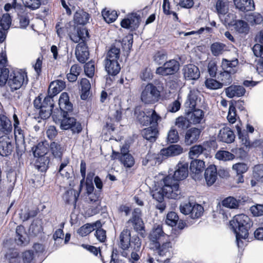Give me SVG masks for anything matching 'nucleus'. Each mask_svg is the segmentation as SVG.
Returning <instances> with one entry per match:
<instances>
[{
  "instance_id": "obj_41",
  "label": "nucleus",
  "mask_w": 263,
  "mask_h": 263,
  "mask_svg": "<svg viewBox=\"0 0 263 263\" xmlns=\"http://www.w3.org/2000/svg\"><path fill=\"white\" fill-rule=\"evenodd\" d=\"M175 125L179 131H184L190 126V123L188 118L180 116L176 119Z\"/></svg>"
},
{
  "instance_id": "obj_13",
  "label": "nucleus",
  "mask_w": 263,
  "mask_h": 263,
  "mask_svg": "<svg viewBox=\"0 0 263 263\" xmlns=\"http://www.w3.org/2000/svg\"><path fill=\"white\" fill-rule=\"evenodd\" d=\"M205 163L202 160L194 159L190 163V169L191 176L195 180H200L202 178V173L204 169Z\"/></svg>"
},
{
  "instance_id": "obj_23",
  "label": "nucleus",
  "mask_w": 263,
  "mask_h": 263,
  "mask_svg": "<svg viewBox=\"0 0 263 263\" xmlns=\"http://www.w3.org/2000/svg\"><path fill=\"white\" fill-rule=\"evenodd\" d=\"M235 138L234 132L228 127L221 128L217 136L218 140L227 143H231L234 141Z\"/></svg>"
},
{
  "instance_id": "obj_39",
  "label": "nucleus",
  "mask_w": 263,
  "mask_h": 263,
  "mask_svg": "<svg viewBox=\"0 0 263 263\" xmlns=\"http://www.w3.org/2000/svg\"><path fill=\"white\" fill-rule=\"evenodd\" d=\"M238 61L235 59L232 61L224 60L222 61V67L223 70L229 71V72L235 73L237 71Z\"/></svg>"
},
{
  "instance_id": "obj_43",
  "label": "nucleus",
  "mask_w": 263,
  "mask_h": 263,
  "mask_svg": "<svg viewBox=\"0 0 263 263\" xmlns=\"http://www.w3.org/2000/svg\"><path fill=\"white\" fill-rule=\"evenodd\" d=\"M232 73L229 72V71L223 70V71L221 72L218 75L217 78L219 81H221L220 83L222 86L223 85L227 86L230 84L232 82V78L231 74Z\"/></svg>"
},
{
  "instance_id": "obj_45",
  "label": "nucleus",
  "mask_w": 263,
  "mask_h": 263,
  "mask_svg": "<svg viewBox=\"0 0 263 263\" xmlns=\"http://www.w3.org/2000/svg\"><path fill=\"white\" fill-rule=\"evenodd\" d=\"M246 20L252 25L260 24L263 21L262 16L257 12L251 13L247 15Z\"/></svg>"
},
{
  "instance_id": "obj_3",
  "label": "nucleus",
  "mask_w": 263,
  "mask_h": 263,
  "mask_svg": "<svg viewBox=\"0 0 263 263\" xmlns=\"http://www.w3.org/2000/svg\"><path fill=\"white\" fill-rule=\"evenodd\" d=\"M52 119L56 124H60V128L63 130L70 129L73 134H79L82 130L81 124L73 117H69L68 112H61L57 114L54 111Z\"/></svg>"
},
{
  "instance_id": "obj_50",
  "label": "nucleus",
  "mask_w": 263,
  "mask_h": 263,
  "mask_svg": "<svg viewBox=\"0 0 263 263\" xmlns=\"http://www.w3.org/2000/svg\"><path fill=\"white\" fill-rule=\"evenodd\" d=\"M102 15L105 22L107 23L114 22L118 17L117 13L116 11H110L109 10H103L102 12Z\"/></svg>"
},
{
  "instance_id": "obj_55",
  "label": "nucleus",
  "mask_w": 263,
  "mask_h": 263,
  "mask_svg": "<svg viewBox=\"0 0 263 263\" xmlns=\"http://www.w3.org/2000/svg\"><path fill=\"white\" fill-rule=\"evenodd\" d=\"M179 220V217L176 213L174 212H169L166 218V223L171 227H174L176 225Z\"/></svg>"
},
{
  "instance_id": "obj_25",
  "label": "nucleus",
  "mask_w": 263,
  "mask_h": 263,
  "mask_svg": "<svg viewBox=\"0 0 263 263\" xmlns=\"http://www.w3.org/2000/svg\"><path fill=\"white\" fill-rule=\"evenodd\" d=\"M201 129L193 127L188 129L185 135L184 141L186 145H190L196 142L199 139Z\"/></svg>"
},
{
  "instance_id": "obj_47",
  "label": "nucleus",
  "mask_w": 263,
  "mask_h": 263,
  "mask_svg": "<svg viewBox=\"0 0 263 263\" xmlns=\"http://www.w3.org/2000/svg\"><path fill=\"white\" fill-rule=\"evenodd\" d=\"M131 31L136 30L139 26L141 17L136 13H133L129 16Z\"/></svg>"
},
{
  "instance_id": "obj_49",
  "label": "nucleus",
  "mask_w": 263,
  "mask_h": 263,
  "mask_svg": "<svg viewBox=\"0 0 263 263\" xmlns=\"http://www.w3.org/2000/svg\"><path fill=\"white\" fill-rule=\"evenodd\" d=\"M120 160L126 167L130 168L135 164V159L131 154H125L121 156Z\"/></svg>"
},
{
  "instance_id": "obj_48",
  "label": "nucleus",
  "mask_w": 263,
  "mask_h": 263,
  "mask_svg": "<svg viewBox=\"0 0 263 263\" xmlns=\"http://www.w3.org/2000/svg\"><path fill=\"white\" fill-rule=\"evenodd\" d=\"M11 9H14L17 13H20L23 12L25 8L21 4L17 3L16 0H13L12 3H7L4 6L6 11H9Z\"/></svg>"
},
{
  "instance_id": "obj_53",
  "label": "nucleus",
  "mask_w": 263,
  "mask_h": 263,
  "mask_svg": "<svg viewBox=\"0 0 263 263\" xmlns=\"http://www.w3.org/2000/svg\"><path fill=\"white\" fill-rule=\"evenodd\" d=\"M222 204L226 208L236 209L239 206V202L233 197H228L222 201Z\"/></svg>"
},
{
  "instance_id": "obj_17",
  "label": "nucleus",
  "mask_w": 263,
  "mask_h": 263,
  "mask_svg": "<svg viewBox=\"0 0 263 263\" xmlns=\"http://www.w3.org/2000/svg\"><path fill=\"white\" fill-rule=\"evenodd\" d=\"M59 105L60 110L56 109L57 114H60L61 112L71 111L73 109V105L69 101V98L67 92H63L61 94L59 99Z\"/></svg>"
},
{
  "instance_id": "obj_31",
  "label": "nucleus",
  "mask_w": 263,
  "mask_h": 263,
  "mask_svg": "<svg viewBox=\"0 0 263 263\" xmlns=\"http://www.w3.org/2000/svg\"><path fill=\"white\" fill-rule=\"evenodd\" d=\"M246 89L240 85H231L226 89L227 96L230 98L240 97L245 95Z\"/></svg>"
},
{
  "instance_id": "obj_54",
  "label": "nucleus",
  "mask_w": 263,
  "mask_h": 263,
  "mask_svg": "<svg viewBox=\"0 0 263 263\" xmlns=\"http://www.w3.org/2000/svg\"><path fill=\"white\" fill-rule=\"evenodd\" d=\"M253 176L256 180L263 182V164L254 166L253 170Z\"/></svg>"
},
{
  "instance_id": "obj_11",
  "label": "nucleus",
  "mask_w": 263,
  "mask_h": 263,
  "mask_svg": "<svg viewBox=\"0 0 263 263\" xmlns=\"http://www.w3.org/2000/svg\"><path fill=\"white\" fill-rule=\"evenodd\" d=\"M141 210L135 209L132 213V217L127 221L128 223H132L134 230L142 235L144 233V226L141 217Z\"/></svg>"
},
{
  "instance_id": "obj_21",
  "label": "nucleus",
  "mask_w": 263,
  "mask_h": 263,
  "mask_svg": "<svg viewBox=\"0 0 263 263\" xmlns=\"http://www.w3.org/2000/svg\"><path fill=\"white\" fill-rule=\"evenodd\" d=\"M133 43V36L129 34L124 37L122 41H116L109 49H131Z\"/></svg>"
},
{
  "instance_id": "obj_12",
  "label": "nucleus",
  "mask_w": 263,
  "mask_h": 263,
  "mask_svg": "<svg viewBox=\"0 0 263 263\" xmlns=\"http://www.w3.org/2000/svg\"><path fill=\"white\" fill-rule=\"evenodd\" d=\"M148 238L150 241V246L155 243L160 242L169 238L168 235L166 234L161 225L154 226L150 232Z\"/></svg>"
},
{
  "instance_id": "obj_61",
  "label": "nucleus",
  "mask_w": 263,
  "mask_h": 263,
  "mask_svg": "<svg viewBox=\"0 0 263 263\" xmlns=\"http://www.w3.org/2000/svg\"><path fill=\"white\" fill-rule=\"evenodd\" d=\"M232 168L236 172L237 175H241L248 171V166L245 163H237L233 165Z\"/></svg>"
},
{
  "instance_id": "obj_5",
  "label": "nucleus",
  "mask_w": 263,
  "mask_h": 263,
  "mask_svg": "<svg viewBox=\"0 0 263 263\" xmlns=\"http://www.w3.org/2000/svg\"><path fill=\"white\" fill-rule=\"evenodd\" d=\"M230 224L237 236L243 239L248 237L249 230L253 224L250 218L244 214L235 216L233 220L230 222Z\"/></svg>"
},
{
  "instance_id": "obj_35",
  "label": "nucleus",
  "mask_w": 263,
  "mask_h": 263,
  "mask_svg": "<svg viewBox=\"0 0 263 263\" xmlns=\"http://www.w3.org/2000/svg\"><path fill=\"white\" fill-rule=\"evenodd\" d=\"M27 235L25 228L23 226H18L16 229V236L15 240L18 245H25L27 242Z\"/></svg>"
},
{
  "instance_id": "obj_52",
  "label": "nucleus",
  "mask_w": 263,
  "mask_h": 263,
  "mask_svg": "<svg viewBox=\"0 0 263 263\" xmlns=\"http://www.w3.org/2000/svg\"><path fill=\"white\" fill-rule=\"evenodd\" d=\"M191 211L192 212L190 214L191 218L192 219L198 218L202 214L203 208L201 205L193 203Z\"/></svg>"
},
{
  "instance_id": "obj_44",
  "label": "nucleus",
  "mask_w": 263,
  "mask_h": 263,
  "mask_svg": "<svg viewBox=\"0 0 263 263\" xmlns=\"http://www.w3.org/2000/svg\"><path fill=\"white\" fill-rule=\"evenodd\" d=\"M233 25L235 30L239 33H247L249 31V27L248 23L243 20H236Z\"/></svg>"
},
{
  "instance_id": "obj_1",
  "label": "nucleus",
  "mask_w": 263,
  "mask_h": 263,
  "mask_svg": "<svg viewBox=\"0 0 263 263\" xmlns=\"http://www.w3.org/2000/svg\"><path fill=\"white\" fill-rule=\"evenodd\" d=\"M27 72L23 69L13 70L9 74L8 68L0 70V86L7 87L12 92L20 89H25L28 83Z\"/></svg>"
},
{
  "instance_id": "obj_9",
  "label": "nucleus",
  "mask_w": 263,
  "mask_h": 263,
  "mask_svg": "<svg viewBox=\"0 0 263 263\" xmlns=\"http://www.w3.org/2000/svg\"><path fill=\"white\" fill-rule=\"evenodd\" d=\"M179 69V63L175 60H170L163 65L157 68L156 70L157 74L166 76L175 74Z\"/></svg>"
},
{
  "instance_id": "obj_64",
  "label": "nucleus",
  "mask_w": 263,
  "mask_h": 263,
  "mask_svg": "<svg viewBox=\"0 0 263 263\" xmlns=\"http://www.w3.org/2000/svg\"><path fill=\"white\" fill-rule=\"evenodd\" d=\"M167 141L170 143L177 142L179 140V135L177 130L172 128L167 134Z\"/></svg>"
},
{
  "instance_id": "obj_51",
  "label": "nucleus",
  "mask_w": 263,
  "mask_h": 263,
  "mask_svg": "<svg viewBox=\"0 0 263 263\" xmlns=\"http://www.w3.org/2000/svg\"><path fill=\"white\" fill-rule=\"evenodd\" d=\"M216 9L219 16L220 15L227 13L228 12L227 3L222 0H217L216 4Z\"/></svg>"
},
{
  "instance_id": "obj_26",
  "label": "nucleus",
  "mask_w": 263,
  "mask_h": 263,
  "mask_svg": "<svg viewBox=\"0 0 263 263\" xmlns=\"http://www.w3.org/2000/svg\"><path fill=\"white\" fill-rule=\"evenodd\" d=\"M74 29H76V32L72 33L69 34L71 40L75 42L78 43L81 41L86 40V39L89 38V33L88 30L82 27H74Z\"/></svg>"
},
{
  "instance_id": "obj_46",
  "label": "nucleus",
  "mask_w": 263,
  "mask_h": 263,
  "mask_svg": "<svg viewBox=\"0 0 263 263\" xmlns=\"http://www.w3.org/2000/svg\"><path fill=\"white\" fill-rule=\"evenodd\" d=\"M215 158L219 160L227 161L233 160L235 155L228 151H219L216 153Z\"/></svg>"
},
{
  "instance_id": "obj_20",
  "label": "nucleus",
  "mask_w": 263,
  "mask_h": 263,
  "mask_svg": "<svg viewBox=\"0 0 263 263\" xmlns=\"http://www.w3.org/2000/svg\"><path fill=\"white\" fill-rule=\"evenodd\" d=\"M183 152L182 147L178 144H174L169 146L167 148L162 149L159 155L163 158H167L168 157H173L179 155Z\"/></svg>"
},
{
  "instance_id": "obj_60",
  "label": "nucleus",
  "mask_w": 263,
  "mask_h": 263,
  "mask_svg": "<svg viewBox=\"0 0 263 263\" xmlns=\"http://www.w3.org/2000/svg\"><path fill=\"white\" fill-rule=\"evenodd\" d=\"M24 7L28 8L31 10L38 9L41 5V0H22Z\"/></svg>"
},
{
  "instance_id": "obj_37",
  "label": "nucleus",
  "mask_w": 263,
  "mask_h": 263,
  "mask_svg": "<svg viewBox=\"0 0 263 263\" xmlns=\"http://www.w3.org/2000/svg\"><path fill=\"white\" fill-rule=\"evenodd\" d=\"M48 144L45 142L39 143L34 148H32L33 155L35 157L48 156Z\"/></svg>"
},
{
  "instance_id": "obj_19",
  "label": "nucleus",
  "mask_w": 263,
  "mask_h": 263,
  "mask_svg": "<svg viewBox=\"0 0 263 263\" xmlns=\"http://www.w3.org/2000/svg\"><path fill=\"white\" fill-rule=\"evenodd\" d=\"M200 93L198 90L196 89H191L184 103L185 107L189 108L191 110L195 109L198 102L200 101Z\"/></svg>"
},
{
  "instance_id": "obj_34",
  "label": "nucleus",
  "mask_w": 263,
  "mask_h": 263,
  "mask_svg": "<svg viewBox=\"0 0 263 263\" xmlns=\"http://www.w3.org/2000/svg\"><path fill=\"white\" fill-rule=\"evenodd\" d=\"M89 17L88 13L83 10L79 9L74 13L73 21L75 24L84 26L88 23Z\"/></svg>"
},
{
  "instance_id": "obj_14",
  "label": "nucleus",
  "mask_w": 263,
  "mask_h": 263,
  "mask_svg": "<svg viewBox=\"0 0 263 263\" xmlns=\"http://www.w3.org/2000/svg\"><path fill=\"white\" fill-rule=\"evenodd\" d=\"M151 248L154 251L155 253L157 254L160 256H165L172 248V243L169 238L162 242L155 243L151 246Z\"/></svg>"
},
{
  "instance_id": "obj_24",
  "label": "nucleus",
  "mask_w": 263,
  "mask_h": 263,
  "mask_svg": "<svg viewBox=\"0 0 263 263\" xmlns=\"http://www.w3.org/2000/svg\"><path fill=\"white\" fill-rule=\"evenodd\" d=\"M11 23V19L9 14H4L2 17L0 16V43L5 40Z\"/></svg>"
},
{
  "instance_id": "obj_22",
  "label": "nucleus",
  "mask_w": 263,
  "mask_h": 263,
  "mask_svg": "<svg viewBox=\"0 0 263 263\" xmlns=\"http://www.w3.org/2000/svg\"><path fill=\"white\" fill-rule=\"evenodd\" d=\"M13 149V145L11 140L8 137L0 138V155L7 157L11 155Z\"/></svg>"
},
{
  "instance_id": "obj_58",
  "label": "nucleus",
  "mask_w": 263,
  "mask_h": 263,
  "mask_svg": "<svg viewBox=\"0 0 263 263\" xmlns=\"http://www.w3.org/2000/svg\"><path fill=\"white\" fill-rule=\"evenodd\" d=\"M219 17L224 25H233L235 21L234 20V15L232 13H228V12L224 14L220 15Z\"/></svg>"
},
{
  "instance_id": "obj_32",
  "label": "nucleus",
  "mask_w": 263,
  "mask_h": 263,
  "mask_svg": "<svg viewBox=\"0 0 263 263\" xmlns=\"http://www.w3.org/2000/svg\"><path fill=\"white\" fill-rule=\"evenodd\" d=\"M12 130V123L5 115H0V133L4 135L9 134Z\"/></svg>"
},
{
  "instance_id": "obj_30",
  "label": "nucleus",
  "mask_w": 263,
  "mask_h": 263,
  "mask_svg": "<svg viewBox=\"0 0 263 263\" xmlns=\"http://www.w3.org/2000/svg\"><path fill=\"white\" fill-rule=\"evenodd\" d=\"M187 118L190 124H197L201 123L204 117V112L199 109L189 110L187 113Z\"/></svg>"
},
{
  "instance_id": "obj_63",
  "label": "nucleus",
  "mask_w": 263,
  "mask_h": 263,
  "mask_svg": "<svg viewBox=\"0 0 263 263\" xmlns=\"http://www.w3.org/2000/svg\"><path fill=\"white\" fill-rule=\"evenodd\" d=\"M227 119L228 121L232 124L234 123L236 121V110L235 106L233 104L230 105L229 106Z\"/></svg>"
},
{
  "instance_id": "obj_27",
  "label": "nucleus",
  "mask_w": 263,
  "mask_h": 263,
  "mask_svg": "<svg viewBox=\"0 0 263 263\" xmlns=\"http://www.w3.org/2000/svg\"><path fill=\"white\" fill-rule=\"evenodd\" d=\"M233 2L236 8L240 11L245 12L255 9L253 0H233Z\"/></svg>"
},
{
  "instance_id": "obj_2",
  "label": "nucleus",
  "mask_w": 263,
  "mask_h": 263,
  "mask_svg": "<svg viewBox=\"0 0 263 263\" xmlns=\"http://www.w3.org/2000/svg\"><path fill=\"white\" fill-rule=\"evenodd\" d=\"M163 182L164 185L161 189L152 192V195L154 199L157 201H163L164 196L168 198L174 199H178L181 198L179 185L170 175L164 177Z\"/></svg>"
},
{
  "instance_id": "obj_38",
  "label": "nucleus",
  "mask_w": 263,
  "mask_h": 263,
  "mask_svg": "<svg viewBox=\"0 0 263 263\" xmlns=\"http://www.w3.org/2000/svg\"><path fill=\"white\" fill-rule=\"evenodd\" d=\"M5 258L9 263H20L21 260L18 252L14 249H9L5 255Z\"/></svg>"
},
{
  "instance_id": "obj_18",
  "label": "nucleus",
  "mask_w": 263,
  "mask_h": 263,
  "mask_svg": "<svg viewBox=\"0 0 263 263\" xmlns=\"http://www.w3.org/2000/svg\"><path fill=\"white\" fill-rule=\"evenodd\" d=\"M183 76L186 80H196L200 77V71L197 66L193 64L185 65L182 69Z\"/></svg>"
},
{
  "instance_id": "obj_29",
  "label": "nucleus",
  "mask_w": 263,
  "mask_h": 263,
  "mask_svg": "<svg viewBox=\"0 0 263 263\" xmlns=\"http://www.w3.org/2000/svg\"><path fill=\"white\" fill-rule=\"evenodd\" d=\"M204 178L208 186H211L214 183L217 179V171L214 165H210L205 170Z\"/></svg>"
},
{
  "instance_id": "obj_15",
  "label": "nucleus",
  "mask_w": 263,
  "mask_h": 263,
  "mask_svg": "<svg viewBox=\"0 0 263 263\" xmlns=\"http://www.w3.org/2000/svg\"><path fill=\"white\" fill-rule=\"evenodd\" d=\"M189 175V165L186 162H179L176 167L173 177H171L178 184V181L185 179Z\"/></svg>"
},
{
  "instance_id": "obj_56",
  "label": "nucleus",
  "mask_w": 263,
  "mask_h": 263,
  "mask_svg": "<svg viewBox=\"0 0 263 263\" xmlns=\"http://www.w3.org/2000/svg\"><path fill=\"white\" fill-rule=\"evenodd\" d=\"M19 18L20 25L21 28H26L29 24V18L28 14L25 13L24 9L23 12L17 13Z\"/></svg>"
},
{
  "instance_id": "obj_57",
  "label": "nucleus",
  "mask_w": 263,
  "mask_h": 263,
  "mask_svg": "<svg viewBox=\"0 0 263 263\" xmlns=\"http://www.w3.org/2000/svg\"><path fill=\"white\" fill-rule=\"evenodd\" d=\"M204 150L205 148L201 145H194L191 148L189 156L192 159H193L194 157H198Z\"/></svg>"
},
{
  "instance_id": "obj_7",
  "label": "nucleus",
  "mask_w": 263,
  "mask_h": 263,
  "mask_svg": "<svg viewBox=\"0 0 263 263\" xmlns=\"http://www.w3.org/2000/svg\"><path fill=\"white\" fill-rule=\"evenodd\" d=\"M160 97V91L152 83H148L142 91L141 100L145 104H154Z\"/></svg>"
},
{
  "instance_id": "obj_33",
  "label": "nucleus",
  "mask_w": 263,
  "mask_h": 263,
  "mask_svg": "<svg viewBox=\"0 0 263 263\" xmlns=\"http://www.w3.org/2000/svg\"><path fill=\"white\" fill-rule=\"evenodd\" d=\"M157 126L152 125L150 127L144 129L142 132L143 138L151 142L155 141L158 133Z\"/></svg>"
},
{
  "instance_id": "obj_62",
  "label": "nucleus",
  "mask_w": 263,
  "mask_h": 263,
  "mask_svg": "<svg viewBox=\"0 0 263 263\" xmlns=\"http://www.w3.org/2000/svg\"><path fill=\"white\" fill-rule=\"evenodd\" d=\"M205 85L208 88L210 89H217L222 87L220 82L213 79H206Z\"/></svg>"
},
{
  "instance_id": "obj_42",
  "label": "nucleus",
  "mask_w": 263,
  "mask_h": 263,
  "mask_svg": "<svg viewBox=\"0 0 263 263\" xmlns=\"http://www.w3.org/2000/svg\"><path fill=\"white\" fill-rule=\"evenodd\" d=\"M80 85L82 91L81 98L82 100H85L89 95V90L91 87L90 83L88 80L86 78H83L81 80Z\"/></svg>"
},
{
  "instance_id": "obj_28",
  "label": "nucleus",
  "mask_w": 263,
  "mask_h": 263,
  "mask_svg": "<svg viewBox=\"0 0 263 263\" xmlns=\"http://www.w3.org/2000/svg\"><path fill=\"white\" fill-rule=\"evenodd\" d=\"M66 87L65 82L62 80H57L50 83L48 95L53 97L62 91Z\"/></svg>"
},
{
  "instance_id": "obj_4",
  "label": "nucleus",
  "mask_w": 263,
  "mask_h": 263,
  "mask_svg": "<svg viewBox=\"0 0 263 263\" xmlns=\"http://www.w3.org/2000/svg\"><path fill=\"white\" fill-rule=\"evenodd\" d=\"M118 245L120 249L124 251L130 248L132 250L140 251L141 241L137 235L131 236L129 230L124 229L119 235Z\"/></svg>"
},
{
  "instance_id": "obj_16",
  "label": "nucleus",
  "mask_w": 263,
  "mask_h": 263,
  "mask_svg": "<svg viewBox=\"0 0 263 263\" xmlns=\"http://www.w3.org/2000/svg\"><path fill=\"white\" fill-rule=\"evenodd\" d=\"M236 128L239 139L240 140L242 144L246 148L255 147L259 144V141L258 140H256L253 142H251L250 140L248 134L246 130H242L240 127L238 125H236Z\"/></svg>"
},
{
  "instance_id": "obj_8",
  "label": "nucleus",
  "mask_w": 263,
  "mask_h": 263,
  "mask_svg": "<svg viewBox=\"0 0 263 263\" xmlns=\"http://www.w3.org/2000/svg\"><path fill=\"white\" fill-rule=\"evenodd\" d=\"M137 119L140 124L144 126L158 125V121L161 119V117L156 113L155 110L149 109L146 112H140Z\"/></svg>"
},
{
  "instance_id": "obj_36",
  "label": "nucleus",
  "mask_w": 263,
  "mask_h": 263,
  "mask_svg": "<svg viewBox=\"0 0 263 263\" xmlns=\"http://www.w3.org/2000/svg\"><path fill=\"white\" fill-rule=\"evenodd\" d=\"M35 161V167L41 172H45L48 168L50 159L48 156L37 157Z\"/></svg>"
},
{
  "instance_id": "obj_6",
  "label": "nucleus",
  "mask_w": 263,
  "mask_h": 263,
  "mask_svg": "<svg viewBox=\"0 0 263 263\" xmlns=\"http://www.w3.org/2000/svg\"><path fill=\"white\" fill-rule=\"evenodd\" d=\"M120 50H108L105 59V69L107 73L116 76L120 71L121 67L118 62Z\"/></svg>"
},
{
  "instance_id": "obj_10",
  "label": "nucleus",
  "mask_w": 263,
  "mask_h": 263,
  "mask_svg": "<svg viewBox=\"0 0 263 263\" xmlns=\"http://www.w3.org/2000/svg\"><path fill=\"white\" fill-rule=\"evenodd\" d=\"M54 102L53 97L47 95L42 101V105L41 110L39 111V115L41 119H46L51 115L52 116L56 110H53Z\"/></svg>"
},
{
  "instance_id": "obj_59",
  "label": "nucleus",
  "mask_w": 263,
  "mask_h": 263,
  "mask_svg": "<svg viewBox=\"0 0 263 263\" xmlns=\"http://www.w3.org/2000/svg\"><path fill=\"white\" fill-rule=\"evenodd\" d=\"M76 56L78 61L81 63H85L89 59V50H75Z\"/></svg>"
},
{
  "instance_id": "obj_40",
  "label": "nucleus",
  "mask_w": 263,
  "mask_h": 263,
  "mask_svg": "<svg viewBox=\"0 0 263 263\" xmlns=\"http://www.w3.org/2000/svg\"><path fill=\"white\" fill-rule=\"evenodd\" d=\"M50 149L55 158L61 159L64 149L59 142H52L50 144Z\"/></svg>"
}]
</instances>
